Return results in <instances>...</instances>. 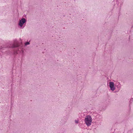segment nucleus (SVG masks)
I'll return each mask as SVG.
<instances>
[{"label":"nucleus","instance_id":"nucleus-5","mask_svg":"<svg viewBox=\"0 0 133 133\" xmlns=\"http://www.w3.org/2000/svg\"><path fill=\"white\" fill-rule=\"evenodd\" d=\"M75 122L76 123H78V120H75Z\"/></svg>","mask_w":133,"mask_h":133},{"label":"nucleus","instance_id":"nucleus-2","mask_svg":"<svg viewBox=\"0 0 133 133\" xmlns=\"http://www.w3.org/2000/svg\"><path fill=\"white\" fill-rule=\"evenodd\" d=\"M109 86L111 90L114 91L115 90V88L114 86V83L113 82H111L109 83Z\"/></svg>","mask_w":133,"mask_h":133},{"label":"nucleus","instance_id":"nucleus-3","mask_svg":"<svg viewBox=\"0 0 133 133\" xmlns=\"http://www.w3.org/2000/svg\"><path fill=\"white\" fill-rule=\"evenodd\" d=\"M26 22L25 19L24 18H23L20 20L18 25L20 27H22Z\"/></svg>","mask_w":133,"mask_h":133},{"label":"nucleus","instance_id":"nucleus-4","mask_svg":"<svg viewBox=\"0 0 133 133\" xmlns=\"http://www.w3.org/2000/svg\"><path fill=\"white\" fill-rule=\"evenodd\" d=\"M29 42H26L25 43V45H28L29 44Z\"/></svg>","mask_w":133,"mask_h":133},{"label":"nucleus","instance_id":"nucleus-1","mask_svg":"<svg viewBox=\"0 0 133 133\" xmlns=\"http://www.w3.org/2000/svg\"><path fill=\"white\" fill-rule=\"evenodd\" d=\"M92 121L91 117L89 115L86 116L84 119L85 123L88 126H89L91 125Z\"/></svg>","mask_w":133,"mask_h":133}]
</instances>
